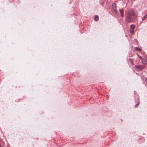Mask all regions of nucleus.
I'll return each instance as SVG.
<instances>
[{"label":"nucleus","instance_id":"1","mask_svg":"<svg viewBox=\"0 0 147 147\" xmlns=\"http://www.w3.org/2000/svg\"><path fill=\"white\" fill-rule=\"evenodd\" d=\"M137 17L136 13L131 10L127 11L126 16L127 21L129 23L132 22Z\"/></svg>","mask_w":147,"mask_h":147},{"label":"nucleus","instance_id":"2","mask_svg":"<svg viewBox=\"0 0 147 147\" xmlns=\"http://www.w3.org/2000/svg\"><path fill=\"white\" fill-rule=\"evenodd\" d=\"M135 27L134 25L131 24L130 25V32L131 34H133L134 33V29Z\"/></svg>","mask_w":147,"mask_h":147},{"label":"nucleus","instance_id":"3","mask_svg":"<svg viewBox=\"0 0 147 147\" xmlns=\"http://www.w3.org/2000/svg\"><path fill=\"white\" fill-rule=\"evenodd\" d=\"M119 11L121 13V16L123 17L124 16V9L123 8L119 9Z\"/></svg>","mask_w":147,"mask_h":147},{"label":"nucleus","instance_id":"4","mask_svg":"<svg viewBox=\"0 0 147 147\" xmlns=\"http://www.w3.org/2000/svg\"><path fill=\"white\" fill-rule=\"evenodd\" d=\"M144 68V67L141 66V65H139L137 66H136V69H138V70H142Z\"/></svg>","mask_w":147,"mask_h":147},{"label":"nucleus","instance_id":"5","mask_svg":"<svg viewBox=\"0 0 147 147\" xmlns=\"http://www.w3.org/2000/svg\"><path fill=\"white\" fill-rule=\"evenodd\" d=\"M142 60L143 63L147 64V59L144 58L142 59Z\"/></svg>","mask_w":147,"mask_h":147},{"label":"nucleus","instance_id":"6","mask_svg":"<svg viewBox=\"0 0 147 147\" xmlns=\"http://www.w3.org/2000/svg\"><path fill=\"white\" fill-rule=\"evenodd\" d=\"M146 18H147V14H146L144 16L143 18H142V21L140 22V23L141 24L142 23V22L145 20Z\"/></svg>","mask_w":147,"mask_h":147},{"label":"nucleus","instance_id":"7","mask_svg":"<svg viewBox=\"0 0 147 147\" xmlns=\"http://www.w3.org/2000/svg\"><path fill=\"white\" fill-rule=\"evenodd\" d=\"M94 19L95 21H98L99 20V17L98 16L96 15L95 16Z\"/></svg>","mask_w":147,"mask_h":147},{"label":"nucleus","instance_id":"8","mask_svg":"<svg viewBox=\"0 0 147 147\" xmlns=\"http://www.w3.org/2000/svg\"><path fill=\"white\" fill-rule=\"evenodd\" d=\"M112 6L113 8H115V7H116V5L115 3H113L112 4Z\"/></svg>","mask_w":147,"mask_h":147},{"label":"nucleus","instance_id":"9","mask_svg":"<svg viewBox=\"0 0 147 147\" xmlns=\"http://www.w3.org/2000/svg\"><path fill=\"white\" fill-rule=\"evenodd\" d=\"M135 49L137 51H141V49L140 48L137 47H135Z\"/></svg>","mask_w":147,"mask_h":147},{"label":"nucleus","instance_id":"10","mask_svg":"<svg viewBox=\"0 0 147 147\" xmlns=\"http://www.w3.org/2000/svg\"><path fill=\"white\" fill-rule=\"evenodd\" d=\"M114 11L116 12V13H117L118 12V11L117 10L116 7H115V8H113Z\"/></svg>","mask_w":147,"mask_h":147},{"label":"nucleus","instance_id":"11","mask_svg":"<svg viewBox=\"0 0 147 147\" xmlns=\"http://www.w3.org/2000/svg\"><path fill=\"white\" fill-rule=\"evenodd\" d=\"M139 105V102L136 105H135V107L136 108Z\"/></svg>","mask_w":147,"mask_h":147},{"label":"nucleus","instance_id":"12","mask_svg":"<svg viewBox=\"0 0 147 147\" xmlns=\"http://www.w3.org/2000/svg\"><path fill=\"white\" fill-rule=\"evenodd\" d=\"M145 81L146 84H147V78H146L145 79Z\"/></svg>","mask_w":147,"mask_h":147},{"label":"nucleus","instance_id":"13","mask_svg":"<svg viewBox=\"0 0 147 147\" xmlns=\"http://www.w3.org/2000/svg\"><path fill=\"white\" fill-rule=\"evenodd\" d=\"M139 57V58H140V59H141V57L140 56H139V57Z\"/></svg>","mask_w":147,"mask_h":147},{"label":"nucleus","instance_id":"14","mask_svg":"<svg viewBox=\"0 0 147 147\" xmlns=\"http://www.w3.org/2000/svg\"><path fill=\"white\" fill-rule=\"evenodd\" d=\"M137 55L138 57H139V55L138 54H137Z\"/></svg>","mask_w":147,"mask_h":147}]
</instances>
